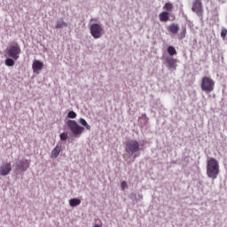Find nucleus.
Wrapping results in <instances>:
<instances>
[{"label":"nucleus","instance_id":"nucleus-11","mask_svg":"<svg viewBox=\"0 0 227 227\" xmlns=\"http://www.w3.org/2000/svg\"><path fill=\"white\" fill-rule=\"evenodd\" d=\"M43 68V63L40 60H34L32 64V70L34 74H40V71Z\"/></svg>","mask_w":227,"mask_h":227},{"label":"nucleus","instance_id":"nucleus-12","mask_svg":"<svg viewBox=\"0 0 227 227\" xmlns=\"http://www.w3.org/2000/svg\"><path fill=\"white\" fill-rule=\"evenodd\" d=\"M167 31L170 35H177L178 31H180V27L176 23H172L168 27H167Z\"/></svg>","mask_w":227,"mask_h":227},{"label":"nucleus","instance_id":"nucleus-7","mask_svg":"<svg viewBox=\"0 0 227 227\" xmlns=\"http://www.w3.org/2000/svg\"><path fill=\"white\" fill-rule=\"evenodd\" d=\"M27 169H29V160L23 159L17 161L16 171L18 173H26Z\"/></svg>","mask_w":227,"mask_h":227},{"label":"nucleus","instance_id":"nucleus-5","mask_svg":"<svg viewBox=\"0 0 227 227\" xmlns=\"http://www.w3.org/2000/svg\"><path fill=\"white\" fill-rule=\"evenodd\" d=\"M215 86V82L214 80L208 76H204L201 80L200 88L202 91L206 93H212L214 91V88Z\"/></svg>","mask_w":227,"mask_h":227},{"label":"nucleus","instance_id":"nucleus-22","mask_svg":"<svg viewBox=\"0 0 227 227\" xmlns=\"http://www.w3.org/2000/svg\"><path fill=\"white\" fill-rule=\"evenodd\" d=\"M226 35H227V29L226 27H222V30H221V33H220V36L223 40L226 41L227 40V37H226Z\"/></svg>","mask_w":227,"mask_h":227},{"label":"nucleus","instance_id":"nucleus-24","mask_svg":"<svg viewBox=\"0 0 227 227\" xmlns=\"http://www.w3.org/2000/svg\"><path fill=\"white\" fill-rule=\"evenodd\" d=\"M60 141H67L68 139V134L67 133H61L59 135Z\"/></svg>","mask_w":227,"mask_h":227},{"label":"nucleus","instance_id":"nucleus-3","mask_svg":"<svg viewBox=\"0 0 227 227\" xmlns=\"http://www.w3.org/2000/svg\"><path fill=\"white\" fill-rule=\"evenodd\" d=\"M89 29L90 31V35L94 37L95 40H98V38H102L106 34V30H104V26L102 23H91L89 25Z\"/></svg>","mask_w":227,"mask_h":227},{"label":"nucleus","instance_id":"nucleus-23","mask_svg":"<svg viewBox=\"0 0 227 227\" xmlns=\"http://www.w3.org/2000/svg\"><path fill=\"white\" fill-rule=\"evenodd\" d=\"M164 8L167 10V12H171V10H173V4L166 3Z\"/></svg>","mask_w":227,"mask_h":227},{"label":"nucleus","instance_id":"nucleus-10","mask_svg":"<svg viewBox=\"0 0 227 227\" xmlns=\"http://www.w3.org/2000/svg\"><path fill=\"white\" fill-rule=\"evenodd\" d=\"M192 10L198 15H201V12H203V3H201V0H194Z\"/></svg>","mask_w":227,"mask_h":227},{"label":"nucleus","instance_id":"nucleus-26","mask_svg":"<svg viewBox=\"0 0 227 227\" xmlns=\"http://www.w3.org/2000/svg\"><path fill=\"white\" fill-rule=\"evenodd\" d=\"M127 187H129V185L127 184V182L122 181L121 184V191H125V189H127Z\"/></svg>","mask_w":227,"mask_h":227},{"label":"nucleus","instance_id":"nucleus-18","mask_svg":"<svg viewBox=\"0 0 227 227\" xmlns=\"http://www.w3.org/2000/svg\"><path fill=\"white\" fill-rule=\"evenodd\" d=\"M167 52L169 57L173 58V56H176V49H175V46H168L167 49Z\"/></svg>","mask_w":227,"mask_h":227},{"label":"nucleus","instance_id":"nucleus-25","mask_svg":"<svg viewBox=\"0 0 227 227\" xmlns=\"http://www.w3.org/2000/svg\"><path fill=\"white\" fill-rule=\"evenodd\" d=\"M67 118H71V119L77 118V114L74 111H69L67 114Z\"/></svg>","mask_w":227,"mask_h":227},{"label":"nucleus","instance_id":"nucleus-4","mask_svg":"<svg viewBox=\"0 0 227 227\" xmlns=\"http://www.w3.org/2000/svg\"><path fill=\"white\" fill-rule=\"evenodd\" d=\"M67 126L74 137H81V136H82V132H84V127L79 125V123L74 120H68L67 121Z\"/></svg>","mask_w":227,"mask_h":227},{"label":"nucleus","instance_id":"nucleus-21","mask_svg":"<svg viewBox=\"0 0 227 227\" xmlns=\"http://www.w3.org/2000/svg\"><path fill=\"white\" fill-rule=\"evenodd\" d=\"M185 35H187V28L183 27L181 28V32L179 33V40H184V38H185Z\"/></svg>","mask_w":227,"mask_h":227},{"label":"nucleus","instance_id":"nucleus-19","mask_svg":"<svg viewBox=\"0 0 227 227\" xmlns=\"http://www.w3.org/2000/svg\"><path fill=\"white\" fill-rule=\"evenodd\" d=\"M70 207H78V205H81V200L79 199H71L69 200Z\"/></svg>","mask_w":227,"mask_h":227},{"label":"nucleus","instance_id":"nucleus-16","mask_svg":"<svg viewBox=\"0 0 227 227\" xmlns=\"http://www.w3.org/2000/svg\"><path fill=\"white\" fill-rule=\"evenodd\" d=\"M130 200H133L134 201H137V203L138 201H141V200H143V194L141 193H134L132 192L129 196Z\"/></svg>","mask_w":227,"mask_h":227},{"label":"nucleus","instance_id":"nucleus-20","mask_svg":"<svg viewBox=\"0 0 227 227\" xmlns=\"http://www.w3.org/2000/svg\"><path fill=\"white\" fill-rule=\"evenodd\" d=\"M4 63L6 67H13L15 65V59H13L12 57H8Z\"/></svg>","mask_w":227,"mask_h":227},{"label":"nucleus","instance_id":"nucleus-9","mask_svg":"<svg viewBox=\"0 0 227 227\" xmlns=\"http://www.w3.org/2000/svg\"><path fill=\"white\" fill-rule=\"evenodd\" d=\"M12 173V163L4 162L0 166V175L1 176H8Z\"/></svg>","mask_w":227,"mask_h":227},{"label":"nucleus","instance_id":"nucleus-6","mask_svg":"<svg viewBox=\"0 0 227 227\" xmlns=\"http://www.w3.org/2000/svg\"><path fill=\"white\" fill-rule=\"evenodd\" d=\"M20 45H19L17 43L6 49V54L8 58H12L14 59V61H17L19 58H20Z\"/></svg>","mask_w":227,"mask_h":227},{"label":"nucleus","instance_id":"nucleus-8","mask_svg":"<svg viewBox=\"0 0 227 227\" xmlns=\"http://www.w3.org/2000/svg\"><path fill=\"white\" fill-rule=\"evenodd\" d=\"M162 59H164L165 63H166V67L167 68H168V70H176V67H177V63L178 60L173 57H162Z\"/></svg>","mask_w":227,"mask_h":227},{"label":"nucleus","instance_id":"nucleus-13","mask_svg":"<svg viewBox=\"0 0 227 227\" xmlns=\"http://www.w3.org/2000/svg\"><path fill=\"white\" fill-rule=\"evenodd\" d=\"M61 144H59L55 146V148L51 151V159H58L59 153H61Z\"/></svg>","mask_w":227,"mask_h":227},{"label":"nucleus","instance_id":"nucleus-27","mask_svg":"<svg viewBox=\"0 0 227 227\" xmlns=\"http://www.w3.org/2000/svg\"><path fill=\"white\" fill-rule=\"evenodd\" d=\"M93 20H95V19H90V22H93Z\"/></svg>","mask_w":227,"mask_h":227},{"label":"nucleus","instance_id":"nucleus-14","mask_svg":"<svg viewBox=\"0 0 227 227\" xmlns=\"http://www.w3.org/2000/svg\"><path fill=\"white\" fill-rule=\"evenodd\" d=\"M56 29H63V27H68V23L65 22L63 19H59L55 26Z\"/></svg>","mask_w":227,"mask_h":227},{"label":"nucleus","instance_id":"nucleus-15","mask_svg":"<svg viewBox=\"0 0 227 227\" xmlns=\"http://www.w3.org/2000/svg\"><path fill=\"white\" fill-rule=\"evenodd\" d=\"M160 22H168L169 20V12H162L159 15Z\"/></svg>","mask_w":227,"mask_h":227},{"label":"nucleus","instance_id":"nucleus-17","mask_svg":"<svg viewBox=\"0 0 227 227\" xmlns=\"http://www.w3.org/2000/svg\"><path fill=\"white\" fill-rule=\"evenodd\" d=\"M79 123H80L81 125H82V127H85V129H86L87 130H91V126H90V124H88V121H86V119H84V118H80Z\"/></svg>","mask_w":227,"mask_h":227},{"label":"nucleus","instance_id":"nucleus-1","mask_svg":"<svg viewBox=\"0 0 227 227\" xmlns=\"http://www.w3.org/2000/svg\"><path fill=\"white\" fill-rule=\"evenodd\" d=\"M143 146L140 141L136 139H129L124 143L125 153L123 154V159L125 162L130 163L134 162L138 157H141V152H143Z\"/></svg>","mask_w":227,"mask_h":227},{"label":"nucleus","instance_id":"nucleus-2","mask_svg":"<svg viewBox=\"0 0 227 227\" xmlns=\"http://www.w3.org/2000/svg\"><path fill=\"white\" fill-rule=\"evenodd\" d=\"M219 175V161L215 158H211L207 161V178L215 180Z\"/></svg>","mask_w":227,"mask_h":227}]
</instances>
